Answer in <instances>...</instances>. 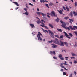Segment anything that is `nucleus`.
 Instances as JSON below:
<instances>
[{
	"instance_id": "1",
	"label": "nucleus",
	"mask_w": 77,
	"mask_h": 77,
	"mask_svg": "<svg viewBox=\"0 0 77 77\" xmlns=\"http://www.w3.org/2000/svg\"><path fill=\"white\" fill-rule=\"evenodd\" d=\"M53 42L54 44H58V45H60V41L57 38H56L55 40H53Z\"/></svg>"
},
{
	"instance_id": "2",
	"label": "nucleus",
	"mask_w": 77,
	"mask_h": 77,
	"mask_svg": "<svg viewBox=\"0 0 77 77\" xmlns=\"http://www.w3.org/2000/svg\"><path fill=\"white\" fill-rule=\"evenodd\" d=\"M69 27L72 30H75L76 29H77V26H73V28L72 27V26H69Z\"/></svg>"
},
{
	"instance_id": "3",
	"label": "nucleus",
	"mask_w": 77,
	"mask_h": 77,
	"mask_svg": "<svg viewBox=\"0 0 77 77\" xmlns=\"http://www.w3.org/2000/svg\"><path fill=\"white\" fill-rule=\"evenodd\" d=\"M69 27L72 30H75L76 29H77V26H73V28L72 27V26H69Z\"/></svg>"
},
{
	"instance_id": "4",
	"label": "nucleus",
	"mask_w": 77,
	"mask_h": 77,
	"mask_svg": "<svg viewBox=\"0 0 77 77\" xmlns=\"http://www.w3.org/2000/svg\"><path fill=\"white\" fill-rule=\"evenodd\" d=\"M48 31L50 36H51L52 38H54V35H54V33H53V32L50 30H48Z\"/></svg>"
},
{
	"instance_id": "5",
	"label": "nucleus",
	"mask_w": 77,
	"mask_h": 77,
	"mask_svg": "<svg viewBox=\"0 0 77 77\" xmlns=\"http://www.w3.org/2000/svg\"><path fill=\"white\" fill-rule=\"evenodd\" d=\"M50 15L52 17H57V15L55 14V12L54 11H52L50 13Z\"/></svg>"
},
{
	"instance_id": "6",
	"label": "nucleus",
	"mask_w": 77,
	"mask_h": 77,
	"mask_svg": "<svg viewBox=\"0 0 77 77\" xmlns=\"http://www.w3.org/2000/svg\"><path fill=\"white\" fill-rule=\"evenodd\" d=\"M37 14L38 15H42L43 17H45L46 14H44V13L41 12H36Z\"/></svg>"
},
{
	"instance_id": "7",
	"label": "nucleus",
	"mask_w": 77,
	"mask_h": 77,
	"mask_svg": "<svg viewBox=\"0 0 77 77\" xmlns=\"http://www.w3.org/2000/svg\"><path fill=\"white\" fill-rule=\"evenodd\" d=\"M51 45H52V47L53 48H55L56 47H57V45L54 44H51Z\"/></svg>"
},
{
	"instance_id": "8",
	"label": "nucleus",
	"mask_w": 77,
	"mask_h": 77,
	"mask_svg": "<svg viewBox=\"0 0 77 77\" xmlns=\"http://www.w3.org/2000/svg\"><path fill=\"white\" fill-rule=\"evenodd\" d=\"M64 33L65 35V36L66 37H67L68 39H71V37H69V35H68L67 33H66L65 32H64Z\"/></svg>"
},
{
	"instance_id": "9",
	"label": "nucleus",
	"mask_w": 77,
	"mask_h": 77,
	"mask_svg": "<svg viewBox=\"0 0 77 77\" xmlns=\"http://www.w3.org/2000/svg\"><path fill=\"white\" fill-rule=\"evenodd\" d=\"M37 36L39 41H42V38L41 37V36H40L39 34H37Z\"/></svg>"
},
{
	"instance_id": "10",
	"label": "nucleus",
	"mask_w": 77,
	"mask_h": 77,
	"mask_svg": "<svg viewBox=\"0 0 77 77\" xmlns=\"http://www.w3.org/2000/svg\"><path fill=\"white\" fill-rule=\"evenodd\" d=\"M60 46H64L63 42H62L61 40H60Z\"/></svg>"
},
{
	"instance_id": "11",
	"label": "nucleus",
	"mask_w": 77,
	"mask_h": 77,
	"mask_svg": "<svg viewBox=\"0 0 77 77\" xmlns=\"http://www.w3.org/2000/svg\"><path fill=\"white\" fill-rule=\"evenodd\" d=\"M62 25H61V26L64 28H65V26L66 25V23H65V22H63Z\"/></svg>"
},
{
	"instance_id": "12",
	"label": "nucleus",
	"mask_w": 77,
	"mask_h": 77,
	"mask_svg": "<svg viewBox=\"0 0 77 77\" xmlns=\"http://www.w3.org/2000/svg\"><path fill=\"white\" fill-rule=\"evenodd\" d=\"M60 66L62 68H64V69L65 70H66V71H68V69H66V68H65V66H62V64H61L60 65Z\"/></svg>"
},
{
	"instance_id": "13",
	"label": "nucleus",
	"mask_w": 77,
	"mask_h": 77,
	"mask_svg": "<svg viewBox=\"0 0 77 77\" xmlns=\"http://www.w3.org/2000/svg\"><path fill=\"white\" fill-rule=\"evenodd\" d=\"M54 54V55H56V52L55 51H50V54Z\"/></svg>"
},
{
	"instance_id": "14",
	"label": "nucleus",
	"mask_w": 77,
	"mask_h": 77,
	"mask_svg": "<svg viewBox=\"0 0 77 77\" xmlns=\"http://www.w3.org/2000/svg\"><path fill=\"white\" fill-rule=\"evenodd\" d=\"M49 6H54V4H53V3L50 2L49 3Z\"/></svg>"
},
{
	"instance_id": "15",
	"label": "nucleus",
	"mask_w": 77,
	"mask_h": 77,
	"mask_svg": "<svg viewBox=\"0 0 77 77\" xmlns=\"http://www.w3.org/2000/svg\"><path fill=\"white\" fill-rule=\"evenodd\" d=\"M40 26H41L42 27H44L46 29H48V28L47 27V26H45V25H41Z\"/></svg>"
},
{
	"instance_id": "16",
	"label": "nucleus",
	"mask_w": 77,
	"mask_h": 77,
	"mask_svg": "<svg viewBox=\"0 0 77 77\" xmlns=\"http://www.w3.org/2000/svg\"><path fill=\"white\" fill-rule=\"evenodd\" d=\"M13 3H15V4L16 5V6H19V4H18V3H17V2H13Z\"/></svg>"
},
{
	"instance_id": "17",
	"label": "nucleus",
	"mask_w": 77,
	"mask_h": 77,
	"mask_svg": "<svg viewBox=\"0 0 77 77\" xmlns=\"http://www.w3.org/2000/svg\"><path fill=\"white\" fill-rule=\"evenodd\" d=\"M69 20L70 21L69 22L70 23H71V24H72V22H74V20L71 19H69Z\"/></svg>"
},
{
	"instance_id": "18",
	"label": "nucleus",
	"mask_w": 77,
	"mask_h": 77,
	"mask_svg": "<svg viewBox=\"0 0 77 77\" xmlns=\"http://www.w3.org/2000/svg\"><path fill=\"white\" fill-rule=\"evenodd\" d=\"M72 56H77V55L74 53H71Z\"/></svg>"
},
{
	"instance_id": "19",
	"label": "nucleus",
	"mask_w": 77,
	"mask_h": 77,
	"mask_svg": "<svg viewBox=\"0 0 77 77\" xmlns=\"http://www.w3.org/2000/svg\"><path fill=\"white\" fill-rule=\"evenodd\" d=\"M49 26L51 28H53L54 27L53 26L52 24H49Z\"/></svg>"
},
{
	"instance_id": "20",
	"label": "nucleus",
	"mask_w": 77,
	"mask_h": 77,
	"mask_svg": "<svg viewBox=\"0 0 77 77\" xmlns=\"http://www.w3.org/2000/svg\"><path fill=\"white\" fill-rule=\"evenodd\" d=\"M73 14H74V16H77V12L73 11Z\"/></svg>"
},
{
	"instance_id": "21",
	"label": "nucleus",
	"mask_w": 77,
	"mask_h": 77,
	"mask_svg": "<svg viewBox=\"0 0 77 77\" xmlns=\"http://www.w3.org/2000/svg\"><path fill=\"white\" fill-rule=\"evenodd\" d=\"M38 34H39V35H40V36H41L42 37H43V36H42V34L41 33H40L39 32H38Z\"/></svg>"
},
{
	"instance_id": "22",
	"label": "nucleus",
	"mask_w": 77,
	"mask_h": 77,
	"mask_svg": "<svg viewBox=\"0 0 77 77\" xmlns=\"http://www.w3.org/2000/svg\"><path fill=\"white\" fill-rule=\"evenodd\" d=\"M30 26L32 27V28H33L34 27V25L33 24H30Z\"/></svg>"
},
{
	"instance_id": "23",
	"label": "nucleus",
	"mask_w": 77,
	"mask_h": 77,
	"mask_svg": "<svg viewBox=\"0 0 77 77\" xmlns=\"http://www.w3.org/2000/svg\"><path fill=\"white\" fill-rule=\"evenodd\" d=\"M70 16H71V17H73V15L72 14V12H70Z\"/></svg>"
},
{
	"instance_id": "24",
	"label": "nucleus",
	"mask_w": 77,
	"mask_h": 77,
	"mask_svg": "<svg viewBox=\"0 0 77 77\" xmlns=\"http://www.w3.org/2000/svg\"><path fill=\"white\" fill-rule=\"evenodd\" d=\"M63 35H61L60 37H59V39H63Z\"/></svg>"
},
{
	"instance_id": "25",
	"label": "nucleus",
	"mask_w": 77,
	"mask_h": 77,
	"mask_svg": "<svg viewBox=\"0 0 77 77\" xmlns=\"http://www.w3.org/2000/svg\"><path fill=\"white\" fill-rule=\"evenodd\" d=\"M59 13L60 14H62V10L58 11Z\"/></svg>"
},
{
	"instance_id": "26",
	"label": "nucleus",
	"mask_w": 77,
	"mask_h": 77,
	"mask_svg": "<svg viewBox=\"0 0 77 77\" xmlns=\"http://www.w3.org/2000/svg\"><path fill=\"white\" fill-rule=\"evenodd\" d=\"M64 44L66 45V46H68V43L67 42H64Z\"/></svg>"
},
{
	"instance_id": "27",
	"label": "nucleus",
	"mask_w": 77,
	"mask_h": 77,
	"mask_svg": "<svg viewBox=\"0 0 77 77\" xmlns=\"http://www.w3.org/2000/svg\"><path fill=\"white\" fill-rule=\"evenodd\" d=\"M37 24H40L41 23V22H40V20H38V21H37Z\"/></svg>"
},
{
	"instance_id": "28",
	"label": "nucleus",
	"mask_w": 77,
	"mask_h": 77,
	"mask_svg": "<svg viewBox=\"0 0 77 77\" xmlns=\"http://www.w3.org/2000/svg\"><path fill=\"white\" fill-rule=\"evenodd\" d=\"M62 57V54L59 55V56H58L59 58L60 59Z\"/></svg>"
},
{
	"instance_id": "29",
	"label": "nucleus",
	"mask_w": 77,
	"mask_h": 77,
	"mask_svg": "<svg viewBox=\"0 0 77 77\" xmlns=\"http://www.w3.org/2000/svg\"><path fill=\"white\" fill-rule=\"evenodd\" d=\"M43 32L44 33H48V31L47 30H44V31H43Z\"/></svg>"
},
{
	"instance_id": "30",
	"label": "nucleus",
	"mask_w": 77,
	"mask_h": 77,
	"mask_svg": "<svg viewBox=\"0 0 77 77\" xmlns=\"http://www.w3.org/2000/svg\"><path fill=\"white\" fill-rule=\"evenodd\" d=\"M48 42H49V43H52V42H53V40H51L50 41H48Z\"/></svg>"
},
{
	"instance_id": "31",
	"label": "nucleus",
	"mask_w": 77,
	"mask_h": 77,
	"mask_svg": "<svg viewBox=\"0 0 77 77\" xmlns=\"http://www.w3.org/2000/svg\"><path fill=\"white\" fill-rule=\"evenodd\" d=\"M55 20L56 22H59V19L58 18H57V19H55Z\"/></svg>"
},
{
	"instance_id": "32",
	"label": "nucleus",
	"mask_w": 77,
	"mask_h": 77,
	"mask_svg": "<svg viewBox=\"0 0 77 77\" xmlns=\"http://www.w3.org/2000/svg\"><path fill=\"white\" fill-rule=\"evenodd\" d=\"M69 18V17H64V19L66 20H68Z\"/></svg>"
},
{
	"instance_id": "33",
	"label": "nucleus",
	"mask_w": 77,
	"mask_h": 77,
	"mask_svg": "<svg viewBox=\"0 0 77 77\" xmlns=\"http://www.w3.org/2000/svg\"><path fill=\"white\" fill-rule=\"evenodd\" d=\"M57 30L59 32H62V30L61 29H59L57 28Z\"/></svg>"
},
{
	"instance_id": "34",
	"label": "nucleus",
	"mask_w": 77,
	"mask_h": 77,
	"mask_svg": "<svg viewBox=\"0 0 77 77\" xmlns=\"http://www.w3.org/2000/svg\"><path fill=\"white\" fill-rule=\"evenodd\" d=\"M69 35L71 37H72V36H73V35L72 34L69 33Z\"/></svg>"
},
{
	"instance_id": "35",
	"label": "nucleus",
	"mask_w": 77,
	"mask_h": 77,
	"mask_svg": "<svg viewBox=\"0 0 77 77\" xmlns=\"http://www.w3.org/2000/svg\"><path fill=\"white\" fill-rule=\"evenodd\" d=\"M25 14L26 15H29V13H28V12H27L26 11L25 13Z\"/></svg>"
},
{
	"instance_id": "36",
	"label": "nucleus",
	"mask_w": 77,
	"mask_h": 77,
	"mask_svg": "<svg viewBox=\"0 0 77 77\" xmlns=\"http://www.w3.org/2000/svg\"><path fill=\"white\" fill-rule=\"evenodd\" d=\"M61 64H62V66H63V65H68V64H66L65 63H61Z\"/></svg>"
},
{
	"instance_id": "37",
	"label": "nucleus",
	"mask_w": 77,
	"mask_h": 77,
	"mask_svg": "<svg viewBox=\"0 0 77 77\" xmlns=\"http://www.w3.org/2000/svg\"><path fill=\"white\" fill-rule=\"evenodd\" d=\"M74 47H77V43L75 42V45H74Z\"/></svg>"
},
{
	"instance_id": "38",
	"label": "nucleus",
	"mask_w": 77,
	"mask_h": 77,
	"mask_svg": "<svg viewBox=\"0 0 77 77\" xmlns=\"http://www.w3.org/2000/svg\"><path fill=\"white\" fill-rule=\"evenodd\" d=\"M77 2H75V6L76 7L77 6Z\"/></svg>"
},
{
	"instance_id": "39",
	"label": "nucleus",
	"mask_w": 77,
	"mask_h": 77,
	"mask_svg": "<svg viewBox=\"0 0 77 77\" xmlns=\"http://www.w3.org/2000/svg\"><path fill=\"white\" fill-rule=\"evenodd\" d=\"M45 6H46V7H47L48 8H49V7L48 6V4H45Z\"/></svg>"
},
{
	"instance_id": "40",
	"label": "nucleus",
	"mask_w": 77,
	"mask_h": 77,
	"mask_svg": "<svg viewBox=\"0 0 77 77\" xmlns=\"http://www.w3.org/2000/svg\"><path fill=\"white\" fill-rule=\"evenodd\" d=\"M66 30H70V29L69 27L66 28Z\"/></svg>"
},
{
	"instance_id": "41",
	"label": "nucleus",
	"mask_w": 77,
	"mask_h": 77,
	"mask_svg": "<svg viewBox=\"0 0 77 77\" xmlns=\"http://www.w3.org/2000/svg\"><path fill=\"white\" fill-rule=\"evenodd\" d=\"M53 58L54 59H57V57L55 56L53 57Z\"/></svg>"
},
{
	"instance_id": "42",
	"label": "nucleus",
	"mask_w": 77,
	"mask_h": 77,
	"mask_svg": "<svg viewBox=\"0 0 77 77\" xmlns=\"http://www.w3.org/2000/svg\"><path fill=\"white\" fill-rule=\"evenodd\" d=\"M66 73H65V72H63V75H66Z\"/></svg>"
},
{
	"instance_id": "43",
	"label": "nucleus",
	"mask_w": 77,
	"mask_h": 77,
	"mask_svg": "<svg viewBox=\"0 0 77 77\" xmlns=\"http://www.w3.org/2000/svg\"><path fill=\"white\" fill-rule=\"evenodd\" d=\"M65 58H66V59H65L66 60H67L68 59V57H65Z\"/></svg>"
},
{
	"instance_id": "44",
	"label": "nucleus",
	"mask_w": 77,
	"mask_h": 77,
	"mask_svg": "<svg viewBox=\"0 0 77 77\" xmlns=\"http://www.w3.org/2000/svg\"><path fill=\"white\" fill-rule=\"evenodd\" d=\"M74 63H75V64L76 63H77V61H76V60H75L74 61Z\"/></svg>"
},
{
	"instance_id": "45",
	"label": "nucleus",
	"mask_w": 77,
	"mask_h": 77,
	"mask_svg": "<svg viewBox=\"0 0 77 77\" xmlns=\"http://www.w3.org/2000/svg\"><path fill=\"white\" fill-rule=\"evenodd\" d=\"M29 5H30V6H33V4H31V3H29Z\"/></svg>"
},
{
	"instance_id": "46",
	"label": "nucleus",
	"mask_w": 77,
	"mask_h": 77,
	"mask_svg": "<svg viewBox=\"0 0 77 77\" xmlns=\"http://www.w3.org/2000/svg\"><path fill=\"white\" fill-rule=\"evenodd\" d=\"M55 37H57V38H59V35H55Z\"/></svg>"
},
{
	"instance_id": "47",
	"label": "nucleus",
	"mask_w": 77,
	"mask_h": 77,
	"mask_svg": "<svg viewBox=\"0 0 77 77\" xmlns=\"http://www.w3.org/2000/svg\"><path fill=\"white\" fill-rule=\"evenodd\" d=\"M66 9L67 10H69V8H68V7L67 6H66Z\"/></svg>"
},
{
	"instance_id": "48",
	"label": "nucleus",
	"mask_w": 77,
	"mask_h": 77,
	"mask_svg": "<svg viewBox=\"0 0 77 77\" xmlns=\"http://www.w3.org/2000/svg\"><path fill=\"white\" fill-rule=\"evenodd\" d=\"M61 60H64V58L63 57H62L60 58Z\"/></svg>"
},
{
	"instance_id": "49",
	"label": "nucleus",
	"mask_w": 77,
	"mask_h": 77,
	"mask_svg": "<svg viewBox=\"0 0 77 77\" xmlns=\"http://www.w3.org/2000/svg\"><path fill=\"white\" fill-rule=\"evenodd\" d=\"M70 77H72V73L70 74Z\"/></svg>"
},
{
	"instance_id": "50",
	"label": "nucleus",
	"mask_w": 77,
	"mask_h": 77,
	"mask_svg": "<svg viewBox=\"0 0 77 77\" xmlns=\"http://www.w3.org/2000/svg\"><path fill=\"white\" fill-rule=\"evenodd\" d=\"M26 8H28L29 7H28V6H27V4H26Z\"/></svg>"
},
{
	"instance_id": "51",
	"label": "nucleus",
	"mask_w": 77,
	"mask_h": 77,
	"mask_svg": "<svg viewBox=\"0 0 77 77\" xmlns=\"http://www.w3.org/2000/svg\"><path fill=\"white\" fill-rule=\"evenodd\" d=\"M74 33H75V35H77V32H74ZM76 36H77V35H76Z\"/></svg>"
},
{
	"instance_id": "52",
	"label": "nucleus",
	"mask_w": 77,
	"mask_h": 77,
	"mask_svg": "<svg viewBox=\"0 0 77 77\" xmlns=\"http://www.w3.org/2000/svg\"><path fill=\"white\" fill-rule=\"evenodd\" d=\"M60 21L61 23H62V24L63 23V21H62V20H61Z\"/></svg>"
},
{
	"instance_id": "53",
	"label": "nucleus",
	"mask_w": 77,
	"mask_h": 77,
	"mask_svg": "<svg viewBox=\"0 0 77 77\" xmlns=\"http://www.w3.org/2000/svg\"><path fill=\"white\" fill-rule=\"evenodd\" d=\"M74 73L75 75H76V74H77V72H76L74 71Z\"/></svg>"
},
{
	"instance_id": "54",
	"label": "nucleus",
	"mask_w": 77,
	"mask_h": 77,
	"mask_svg": "<svg viewBox=\"0 0 77 77\" xmlns=\"http://www.w3.org/2000/svg\"><path fill=\"white\" fill-rule=\"evenodd\" d=\"M41 29H42V30H43V32H44V29H43V28H41Z\"/></svg>"
},
{
	"instance_id": "55",
	"label": "nucleus",
	"mask_w": 77,
	"mask_h": 77,
	"mask_svg": "<svg viewBox=\"0 0 77 77\" xmlns=\"http://www.w3.org/2000/svg\"><path fill=\"white\" fill-rule=\"evenodd\" d=\"M61 71H62V72L63 71V69H61V70H60Z\"/></svg>"
},
{
	"instance_id": "56",
	"label": "nucleus",
	"mask_w": 77,
	"mask_h": 77,
	"mask_svg": "<svg viewBox=\"0 0 77 77\" xmlns=\"http://www.w3.org/2000/svg\"><path fill=\"white\" fill-rule=\"evenodd\" d=\"M47 17H48V18H50V16L48 15H47Z\"/></svg>"
},
{
	"instance_id": "57",
	"label": "nucleus",
	"mask_w": 77,
	"mask_h": 77,
	"mask_svg": "<svg viewBox=\"0 0 77 77\" xmlns=\"http://www.w3.org/2000/svg\"><path fill=\"white\" fill-rule=\"evenodd\" d=\"M75 57H71V59H75Z\"/></svg>"
},
{
	"instance_id": "58",
	"label": "nucleus",
	"mask_w": 77,
	"mask_h": 77,
	"mask_svg": "<svg viewBox=\"0 0 77 77\" xmlns=\"http://www.w3.org/2000/svg\"><path fill=\"white\" fill-rule=\"evenodd\" d=\"M40 2L41 3H42V0H40Z\"/></svg>"
},
{
	"instance_id": "59",
	"label": "nucleus",
	"mask_w": 77,
	"mask_h": 77,
	"mask_svg": "<svg viewBox=\"0 0 77 77\" xmlns=\"http://www.w3.org/2000/svg\"><path fill=\"white\" fill-rule=\"evenodd\" d=\"M63 51H65V50H62V52H63Z\"/></svg>"
},
{
	"instance_id": "60",
	"label": "nucleus",
	"mask_w": 77,
	"mask_h": 77,
	"mask_svg": "<svg viewBox=\"0 0 77 77\" xmlns=\"http://www.w3.org/2000/svg\"><path fill=\"white\" fill-rule=\"evenodd\" d=\"M41 21H42V22H44V20H41Z\"/></svg>"
},
{
	"instance_id": "61",
	"label": "nucleus",
	"mask_w": 77,
	"mask_h": 77,
	"mask_svg": "<svg viewBox=\"0 0 77 77\" xmlns=\"http://www.w3.org/2000/svg\"><path fill=\"white\" fill-rule=\"evenodd\" d=\"M18 9V7H17V8H16V10H17V9Z\"/></svg>"
},
{
	"instance_id": "62",
	"label": "nucleus",
	"mask_w": 77,
	"mask_h": 77,
	"mask_svg": "<svg viewBox=\"0 0 77 77\" xmlns=\"http://www.w3.org/2000/svg\"><path fill=\"white\" fill-rule=\"evenodd\" d=\"M63 8L64 10H65V7H63Z\"/></svg>"
},
{
	"instance_id": "63",
	"label": "nucleus",
	"mask_w": 77,
	"mask_h": 77,
	"mask_svg": "<svg viewBox=\"0 0 77 77\" xmlns=\"http://www.w3.org/2000/svg\"><path fill=\"white\" fill-rule=\"evenodd\" d=\"M44 2H48V1H47L46 0L44 1Z\"/></svg>"
},
{
	"instance_id": "64",
	"label": "nucleus",
	"mask_w": 77,
	"mask_h": 77,
	"mask_svg": "<svg viewBox=\"0 0 77 77\" xmlns=\"http://www.w3.org/2000/svg\"><path fill=\"white\" fill-rule=\"evenodd\" d=\"M70 64H71L72 65V62H70Z\"/></svg>"
}]
</instances>
